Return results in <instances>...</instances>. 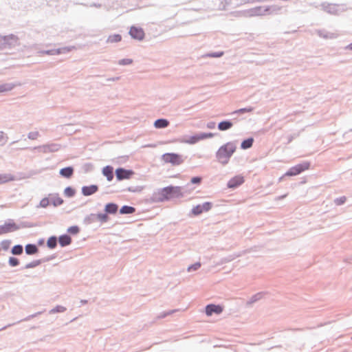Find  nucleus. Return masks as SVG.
Returning a JSON list of instances; mask_svg holds the SVG:
<instances>
[{
  "label": "nucleus",
  "instance_id": "nucleus-1",
  "mask_svg": "<svg viewBox=\"0 0 352 352\" xmlns=\"http://www.w3.org/2000/svg\"><path fill=\"white\" fill-rule=\"evenodd\" d=\"M236 148V146L233 142H228L221 146L217 153L218 161L223 164H226Z\"/></svg>",
  "mask_w": 352,
  "mask_h": 352
},
{
  "label": "nucleus",
  "instance_id": "nucleus-2",
  "mask_svg": "<svg viewBox=\"0 0 352 352\" xmlns=\"http://www.w3.org/2000/svg\"><path fill=\"white\" fill-rule=\"evenodd\" d=\"M162 158L165 163H170L174 166H179L184 162L182 156L174 153H165Z\"/></svg>",
  "mask_w": 352,
  "mask_h": 352
},
{
  "label": "nucleus",
  "instance_id": "nucleus-3",
  "mask_svg": "<svg viewBox=\"0 0 352 352\" xmlns=\"http://www.w3.org/2000/svg\"><path fill=\"white\" fill-rule=\"evenodd\" d=\"M160 193L164 199H168L173 195H181L182 189L179 186H168L164 188Z\"/></svg>",
  "mask_w": 352,
  "mask_h": 352
},
{
  "label": "nucleus",
  "instance_id": "nucleus-4",
  "mask_svg": "<svg viewBox=\"0 0 352 352\" xmlns=\"http://www.w3.org/2000/svg\"><path fill=\"white\" fill-rule=\"evenodd\" d=\"M310 164L308 162H305L302 164H297L290 168L288 171L285 173L286 176H295L300 173L307 170L309 168Z\"/></svg>",
  "mask_w": 352,
  "mask_h": 352
},
{
  "label": "nucleus",
  "instance_id": "nucleus-5",
  "mask_svg": "<svg viewBox=\"0 0 352 352\" xmlns=\"http://www.w3.org/2000/svg\"><path fill=\"white\" fill-rule=\"evenodd\" d=\"M18 44V38L13 36L2 37L0 36V47L6 48L7 47L15 46Z\"/></svg>",
  "mask_w": 352,
  "mask_h": 352
},
{
  "label": "nucleus",
  "instance_id": "nucleus-6",
  "mask_svg": "<svg viewBox=\"0 0 352 352\" xmlns=\"http://www.w3.org/2000/svg\"><path fill=\"white\" fill-rule=\"evenodd\" d=\"M212 208V203L205 202L203 204H199L192 209V213L194 215H199L204 212H208Z\"/></svg>",
  "mask_w": 352,
  "mask_h": 352
},
{
  "label": "nucleus",
  "instance_id": "nucleus-7",
  "mask_svg": "<svg viewBox=\"0 0 352 352\" xmlns=\"http://www.w3.org/2000/svg\"><path fill=\"white\" fill-rule=\"evenodd\" d=\"M223 310V307L214 304L208 305L206 307V314L208 316H212L213 314H220Z\"/></svg>",
  "mask_w": 352,
  "mask_h": 352
},
{
  "label": "nucleus",
  "instance_id": "nucleus-8",
  "mask_svg": "<svg viewBox=\"0 0 352 352\" xmlns=\"http://www.w3.org/2000/svg\"><path fill=\"white\" fill-rule=\"evenodd\" d=\"M116 175L118 180L127 179L133 175V172L131 170H125L120 168L116 169Z\"/></svg>",
  "mask_w": 352,
  "mask_h": 352
},
{
  "label": "nucleus",
  "instance_id": "nucleus-9",
  "mask_svg": "<svg viewBox=\"0 0 352 352\" xmlns=\"http://www.w3.org/2000/svg\"><path fill=\"white\" fill-rule=\"evenodd\" d=\"M129 34L132 38L138 40H142L144 37V30L135 26H132L129 30Z\"/></svg>",
  "mask_w": 352,
  "mask_h": 352
},
{
  "label": "nucleus",
  "instance_id": "nucleus-10",
  "mask_svg": "<svg viewBox=\"0 0 352 352\" xmlns=\"http://www.w3.org/2000/svg\"><path fill=\"white\" fill-rule=\"evenodd\" d=\"M18 228L19 227L15 223H6L4 225L0 226V235L14 232L18 230Z\"/></svg>",
  "mask_w": 352,
  "mask_h": 352
},
{
  "label": "nucleus",
  "instance_id": "nucleus-11",
  "mask_svg": "<svg viewBox=\"0 0 352 352\" xmlns=\"http://www.w3.org/2000/svg\"><path fill=\"white\" fill-rule=\"evenodd\" d=\"M243 182V177L241 175H237L229 180L228 183V187L230 188H234L241 185Z\"/></svg>",
  "mask_w": 352,
  "mask_h": 352
},
{
  "label": "nucleus",
  "instance_id": "nucleus-12",
  "mask_svg": "<svg viewBox=\"0 0 352 352\" xmlns=\"http://www.w3.org/2000/svg\"><path fill=\"white\" fill-rule=\"evenodd\" d=\"M98 188L97 186L91 185L89 186H84L82 188V192L84 195L89 196L96 192L98 191Z\"/></svg>",
  "mask_w": 352,
  "mask_h": 352
},
{
  "label": "nucleus",
  "instance_id": "nucleus-13",
  "mask_svg": "<svg viewBox=\"0 0 352 352\" xmlns=\"http://www.w3.org/2000/svg\"><path fill=\"white\" fill-rule=\"evenodd\" d=\"M103 175L107 177L108 181H111L113 178V168L110 166H107L102 169Z\"/></svg>",
  "mask_w": 352,
  "mask_h": 352
},
{
  "label": "nucleus",
  "instance_id": "nucleus-14",
  "mask_svg": "<svg viewBox=\"0 0 352 352\" xmlns=\"http://www.w3.org/2000/svg\"><path fill=\"white\" fill-rule=\"evenodd\" d=\"M58 242L62 247H64L71 243L72 239L69 235L64 234L59 237Z\"/></svg>",
  "mask_w": 352,
  "mask_h": 352
},
{
  "label": "nucleus",
  "instance_id": "nucleus-15",
  "mask_svg": "<svg viewBox=\"0 0 352 352\" xmlns=\"http://www.w3.org/2000/svg\"><path fill=\"white\" fill-rule=\"evenodd\" d=\"M118 206L116 204H108L105 206L104 210L107 213L116 214L118 211Z\"/></svg>",
  "mask_w": 352,
  "mask_h": 352
},
{
  "label": "nucleus",
  "instance_id": "nucleus-16",
  "mask_svg": "<svg viewBox=\"0 0 352 352\" xmlns=\"http://www.w3.org/2000/svg\"><path fill=\"white\" fill-rule=\"evenodd\" d=\"M168 124L169 122L166 119L157 120L154 123L155 127L157 129L165 128L168 126Z\"/></svg>",
  "mask_w": 352,
  "mask_h": 352
},
{
  "label": "nucleus",
  "instance_id": "nucleus-17",
  "mask_svg": "<svg viewBox=\"0 0 352 352\" xmlns=\"http://www.w3.org/2000/svg\"><path fill=\"white\" fill-rule=\"evenodd\" d=\"M232 126V123L230 121L221 122L218 125V129L220 131H226L230 129Z\"/></svg>",
  "mask_w": 352,
  "mask_h": 352
},
{
  "label": "nucleus",
  "instance_id": "nucleus-18",
  "mask_svg": "<svg viewBox=\"0 0 352 352\" xmlns=\"http://www.w3.org/2000/svg\"><path fill=\"white\" fill-rule=\"evenodd\" d=\"M121 40H122L121 35L118 34H116L110 35L107 38V42L109 43H118V42L121 41Z\"/></svg>",
  "mask_w": 352,
  "mask_h": 352
},
{
  "label": "nucleus",
  "instance_id": "nucleus-19",
  "mask_svg": "<svg viewBox=\"0 0 352 352\" xmlns=\"http://www.w3.org/2000/svg\"><path fill=\"white\" fill-rule=\"evenodd\" d=\"M200 140L199 135L191 136L187 140H182L180 142L182 143L193 144L198 142Z\"/></svg>",
  "mask_w": 352,
  "mask_h": 352
},
{
  "label": "nucleus",
  "instance_id": "nucleus-20",
  "mask_svg": "<svg viewBox=\"0 0 352 352\" xmlns=\"http://www.w3.org/2000/svg\"><path fill=\"white\" fill-rule=\"evenodd\" d=\"M73 168L72 167H67L62 168L60 171L61 175L65 177L69 178L73 174Z\"/></svg>",
  "mask_w": 352,
  "mask_h": 352
},
{
  "label": "nucleus",
  "instance_id": "nucleus-21",
  "mask_svg": "<svg viewBox=\"0 0 352 352\" xmlns=\"http://www.w3.org/2000/svg\"><path fill=\"white\" fill-rule=\"evenodd\" d=\"M38 252V248L35 245L28 244L25 246V252L28 254H34Z\"/></svg>",
  "mask_w": 352,
  "mask_h": 352
},
{
  "label": "nucleus",
  "instance_id": "nucleus-22",
  "mask_svg": "<svg viewBox=\"0 0 352 352\" xmlns=\"http://www.w3.org/2000/svg\"><path fill=\"white\" fill-rule=\"evenodd\" d=\"M135 209L133 207L124 206L121 208L120 212L121 214H132L135 212Z\"/></svg>",
  "mask_w": 352,
  "mask_h": 352
},
{
  "label": "nucleus",
  "instance_id": "nucleus-23",
  "mask_svg": "<svg viewBox=\"0 0 352 352\" xmlns=\"http://www.w3.org/2000/svg\"><path fill=\"white\" fill-rule=\"evenodd\" d=\"M253 142V138H248L242 142L241 146L243 149L249 148L252 146Z\"/></svg>",
  "mask_w": 352,
  "mask_h": 352
},
{
  "label": "nucleus",
  "instance_id": "nucleus-24",
  "mask_svg": "<svg viewBox=\"0 0 352 352\" xmlns=\"http://www.w3.org/2000/svg\"><path fill=\"white\" fill-rule=\"evenodd\" d=\"M14 179V176L11 175H0V184L10 182Z\"/></svg>",
  "mask_w": 352,
  "mask_h": 352
},
{
  "label": "nucleus",
  "instance_id": "nucleus-25",
  "mask_svg": "<svg viewBox=\"0 0 352 352\" xmlns=\"http://www.w3.org/2000/svg\"><path fill=\"white\" fill-rule=\"evenodd\" d=\"M57 244V240L55 236H52L48 239L47 245L50 248H54L56 246Z\"/></svg>",
  "mask_w": 352,
  "mask_h": 352
},
{
  "label": "nucleus",
  "instance_id": "nucleus-26",
  "mask_svg": "<svg viewBox=\"0 0 352 352\" xmlns=\"http://www.w3.org/2000/svg\"><path fill=\"white\" fill-rule=\"evenodd\" d=\"M23 252V247L20 245H14L12 249V253L15 255L21 254Z\"/></svg>",
  "mask_w": 352,
  "mask_h": 352
},
{
  "label": "nucleus",
  "instance_id": "nucleus-27",
  "mask_svg": "<svg viewBox=\"0 0 352 352\" xmlns=\"http://www.w3.org/2000/svg\"><path fill=\"white\" fill-rule=\"evenodd\" d=\"M64 193H65V196H67L68 197H71L74 195L75 190L71 187H67L64 190Z\"/></svg>",
  "mask_w": 352,
  "mask_h": 352
},
{
  "label": "nucleus",
  "instance_id": "nucleus-28",
  "mask_svg": "<svg viewBox=\"0 0 352 352\" xmlns=\"http://www.w3.org/2000/svg\"><path fill=\"white\" fill-rule=\"evenodd\" d=\"M13 88L11 85H0V93L10 91Z\"/></svg>",
  "mask_w": 352,
  "mask_h": 352
},
{
  "label": "nucleus",
  "instance_id": "nucleus-29",
  "mask_svg": "<svg viewBox=\"0 0 352 352\" xmlns=\"http://www.w3.org/2000/svg\"><path fill=\"white\" fill-rule=\"evenodd\" d=\"M97 219L102 222H106L108 221L109 217L107 214H98Z\"/></svg>",
  "mask_w": 352,
  "mask_h": 352
},
{
  "label": "nucleus",
  "instance_id": "nucleus-30",
  "mask_svg": "<svg viewBox=\"0 0 352 352\" xmlns=\"http://www.w3.org/2000/svg\"><path fill=\"white\" fill-rule=\"evenodd\" d=\"M19 260L16 258L10 257L9 258V264L11 266H12V267L16 266V265H19Z\"/></svg>",
  "mask_w": 352,
  "mask_h": 352
},
{
  "label": "nucleus",
  "instance_id": "nucleus-31",
  "mask_svg": "<svg viewBox=\"0 0 352 352\" xmlns=\"http://www.w3.org/2000/svg\"><path fill=\"white\" fill-rule=\"evenodd\" d=\"M50 204V200L48 198H43L40 201V206L42 208H46Z\"/></svg>",
  "mask_w": 352,
  "mask_h": 352
},
{
  "label": "nucleus",
  "instance_id": "nucleus-32",
  "mask_svg": "<svg viewBox=\"0 0 352 352\" xmlns=\"http://www.w3.org/2000/svg\"><path fill=\"white\" fill-rule=\"evenodd\" d=\"M133 63V60L131 58H124L119 60V64L122 65H130Z\"/></svg>",
  "mask_w": 352,
  "mask_h": 352
},
{
  "label": "nucleus",
  "instance_id": "nucleus-33",
  "mask_svg": "<svg viewBox=\"0 0 352 352\" xmlns=\"http://www.w3.org/2000/svg\"><path fill=\"white\" fill-rule=\"evenodd\" d=\"M68 232L72 234H76L79 232V228L78 226H72L68 228Z\"/></svg>",
  "mask_w": 352,
  "mask_h": 352
},
{
  "label": "nucleus",
  "instance_id": "nucleus-34",
  "mask_svg": "<svg viewBox=\"0 0 352 352\" xmlns=\"http://www.w3.org/2000/svg\"><path fill=\"white\" fill-rule=\"evenodd\" d=\"M213 136H214V135L212 133L199 134L200 140L206 139V138H212Z\"/></svg>",
  "mask_w": 352,
  "mask_h": 352
},
{
  "label": "nucleus",
  "instance_id": "nucleus-35",
  "mask_svg": "<svg viewBox=\"0 0 352 352\" xmlns=\"http://www.w3.org/2000/svg\"><path fill=\"white\" fill-rule=\"evenodd\" d=\"M1 246H2V248L5 250H8V248H10V241H3L1 243Z\"/></svg>",
  "mask_w": 352,
  "mask_h": 352
},
{
  "label": "nucleus",
  "instance_id": "nucleus-36",
  "mask_svg": "<svg viewBox=\"0 0 352 352\" xmlns=\"http://www.w3.org/2000/svg\"><path fill=\"white\" fill-rule=\"evenodd\" d=\"M63 202V200L60 198V197H55L54 199H53V204L54 206H58V205H60L62 204Z\"/></svg>",
  "mask_w": 352,
  "mask_h": 352
},
{
  "label": "nucleus",
  "instance_id": "nucleus-37",
  "mask_svg": "<svg viewBox=\"0 0 352 352\" xmlns=\"http://www.w3.org/2000/svg\"><path fill=\"white\" fill-rule=\"evenodd\" d=\"M29 138L32 140H35L38 137V132L37 131H33L30 132L28 135Z\"/></svg>",
  "mask_w": 352,
  "mask_h": 352
},
{
  "label": "nucleus",
  "instance_id": "nucleus-38",
  "mask_svg": "<svg viewBox=\"0 0 352 352\" xmlns=\"http://www.w3.org/2000/svg\"><path fill=\"white\" fill-rule=\"evenodd\" d=\"M200 266H201V264L199 263H195L188 267V271H190L192 270H197V269H199L200 267Z\"/></svg>",
  "mask_w": 352,
  "mask_h": 352
},
{
  "label": "nucleus",
  "instance_id": "nucleus-39",
  "mask_svg": "<svg viewBox=\"0 0 352 352\" xmlns=\"http://www.w3.org/2000/svg\"><path fill=\"white\" fill-rule=\"evenodd\" d=\"M201 182V178L199 177H195L191 179L192 184H199Z\"/></svg>",
  "mask_w": 352,
  "mask_h": 352
},
{
  "label": "nucleus",
  "instance_id": "nucleus-40",
  "mask_svg": "<svg viewBox=\"0 0 352 352\" xmlns=\"http://www.w3.org/2000/svg\"><path fill=\"white\" fill-rule=\"evenodd\" d=\"M65 310V308L61 306H58L56 308V309H54L53 311H57V312H63Z\"/></svg>",
  "mask_w": 352,
  "mask_h": 352
},
{
  "label": "nucleus",
  "instance_id": "nucleus-41",
  "mask_svg": "<svg viewBox=\"0 0 352 352\" xmlns=\"http://www.w3.org/2000/svg\"><path fill=\"white\" fill-rule=\"evenodd\" d=\"M36 264H35V263H30V264H28V265H26V267H27V268H29V267H34V266H36Z\"/></svg>",
  "mask_w": 352,
  "mask_h": 352
},
{
  "label": "nucleus",
  "instance_id": "nucleus-42",
  "mask_svg": "<svg viewBox=\"0 0 352 352\" xmlns=\"http://www.w3.org/2000/svg\"><path fill=\"white\" fill-rule=\"evenodd\" d=\"M252 109H240L239 111L240 112H245V111H251Z\"/></svg>",
  "mask_w": 352,
  "mask_h": 352
},
{
  "label": "nucleus",
  "instance_id": "nucleus-43",
  "mask_svg": "<svg viewBox=\"0 0 352 352\" xmlns=\"http://www.w3.org/2000/svg\"><path fill=\"white\" fill-rule=\"evenodd\" d=\"M223 53H221L220 54H217V55H211V56H213V57H219V56H221L222 55Z\"/></svg>",
  "mask_w": 352,
  "mask_h": 352
},
{
  "label": "nucleus",
  "instance_id": "nucleus-44",
  "mask_svg": "<svg viewBox=\"0 0 352 352\" xmlns=\"http://www.w3.org/2000/svg\"><path fill=\"white\" fill-rule=\"evenodd\" d=\"M60 50H57L55 51V54H60ZM52 54H54V53H51Z\"/></svg>",
  "mask_w": 352,
  "mask_h": 352
},
{
  "label": "nucleus",
  "instance_id": "nucleus-45",
  "mask_svg": "<svg viewBox=\"0 0 352 352\" xmlns=\"http://www.w3.org/2000/svg\"><path fill=\"white\" fill-rule=\"evenodd\" d=\"M0 138L1 139H3V136L1 135H0Z\"/></svg>",
  "mask_w": 352,
  "mask_h": 352
},
{
  "label": "nucleus",
  "instance_id": "nucleus-46",
  "mask_svg": "<svg viewBox=\"0 0 352 352\" xmlns=\"http://www.w3.org/2000/svg\"><path fill=\"white\" fill-rule=\"evenodd\" d=\"M344 200H340L341 203H344Z\"/></svg>",
  "mask_w": 352,
  "mask_h": 352
},
{
  "label": "nucleus",
  "instance_id": "nucleus-47",
  "mask_svg": "<svg viewBox=\"0 0 352 352\" xmlns=\"http://www.w3.org/2000/svg\"><path fill=\"white\" fill-rule=\"evenodd\" d=\"M344 200H340L341 203H344Z\"/></svg>",
  "mask_w": 352,
  "mask_h": 352
},
{
  "label": "nucleus",
  "instance_id": "nucleus-48",
  "mask_svg": "<svg viewBox=\"0 0 352 352\" xmlns=\"http://www.w3.org/2000/svg\"><path fill=\"white\" fill-rule=\"evenodd\" d=\"M350 48L352 49V43L350 45Z\"/></svg>",
  "mask_w": 352,
  "mask_h": 352
}]
</instances>
